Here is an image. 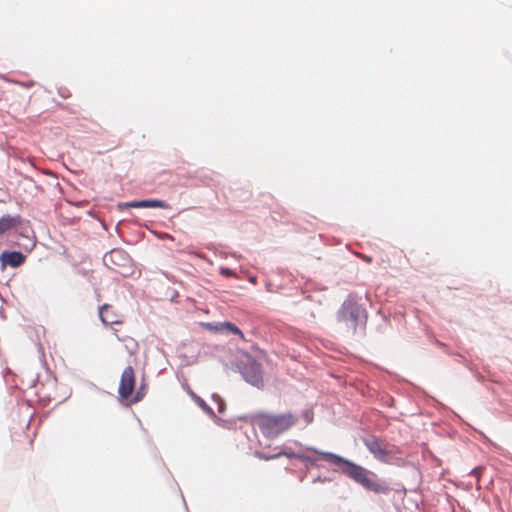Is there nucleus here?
<instances>
[{"mask_svg":"<svg viewBox=\"0 0 512 512\" xmlns=\"http://www.w3.org/2000/svg\"><path fill=\"white\" fill-rule=\"evenodd\" d=\"M312 450L321 455V457L326 461L335 465H342V472L356 483L363 486L366 490L373 491L378 494L387 493L389 491L387 486L376 480V475L374 473L364 467L331 452H320L316 449Z\"/></svg>","mask_w":512,"mask_h":512,"instance_id":"obj_1","label":"nucleus"},{"mask_svg":"<svg viewBox=\"0 0 512 512\" xmlns=\"http://www.w3.org/2000/svg\"><path fill=\"white\" fill-rule=\"evenodd\" d=\"M297 422V417L292 413L284 414H257L254 417V423L258 426L261 433L267 438H276L285 431L293 427Z\"/></svg>","mask_w":512,"mask_h":512,"instance_id":"obj_2","label":"nucleus"},{"mask_svg":"<svg viewBox=\"0 0 512 512\" xmlns=\"http://www.w3.org/2000/svg\"><path fill=\"white\" fill-rule=\"evenodd\" d=\"M362 441L370 453L378 461L388 463L391 460L393 451L390 449L389 444H387L385 441L374 435L364 437Z\"/></svg>","mask_w":512,"mask_h":512,"instance_id":"obj_3","label":"nucleus"},{"mask_svg":"<svg viewBox=\"0 0 512 512\" xmlns=\"http://www.w3.org/2000/svg\"><path fill=\"white\" fill-rule=\"evenodd\" d=\"M135 388V372L132 366H127L122 372L118 393L120 398L128 399Z\"/></svg>","mask_w":512,"mask_h":512,"instance_id":"obj_4","label":"nucleus"},{"mask_svg":"<svg viewBox=\"0 0 512 512\" xmlns=\"http://www.w3.org/2000/svg\"><path fill=\"white\" fill-rule=\"evenodd\" d=\"M243 376L253 385H258L262 382L261 365L256 362L249 363L243 368Z\"/></svg>","mask_w":512,"mask_h":512,"instance_id":"obj_5","label":"nucleus"},{"mask_svg":"<svg viewBox=\"0 0 512 512\" xmlns=\"http://www.w3.org/2000/svg\"><path fill=\"white\" fill-rule=\"evenodd\" d=\"M99 316L105 325L121 324V316L109 304H104L99 308Z\"/></svg>","mask_w":512,"mask_h":512,"instance_id":"obj_6","label":"nucleus"},{"mask_svg":"<svg viewBox=\"0 0 512 512\" xmlns=\"http://www.w3.org/2000/svg\"><path fill=\"white\" fill-rule=\"evenodd\" d=\"M360 315V308L354 303H345L343 305L341 316L344 321L351 322L353 328L355 329L358 323V318Z\"/></svg>","mask_w":512,"mask_h":512,"instance_id":"obj_7","label":"nucleus"},{"mask_svg":"<svg viewBox=\"0 0 512 512\" xmlns=\"http://www.w3.org/2000/svg\"><path fill=\"white\" fill-rule=\"evenodd\" d=\"M0 261L4 266L16 268L21 266L25 262V256L18 251H5L0 255Z\"/></svg>","mask_w":512,"mask_h":512,"instance_id":"obj_8","label":"nucleus"},{"mask_svg":"<svg viewBox=\"0 0 512 512\" xmlns=\"http://www.w3.org/2000/svg\"><path fill=\"white\" fill-rule=\"evenodd\" d=\"M205 327L210 331H217V332H222V333H232V334L238 335L242 340L245 339L242 331L235 324H233L231 322L218 323L217 325H213L211 323H206Z\"/></svg>","mask_w":512,"mask_h":512,"instance_id":"obj_9","label":"nucleus"},{"mask_svg":"<svg viewBox=\"0 0 512 512\" xmlns=\"http://www.w3.org/2000/svg\"><path fill=\"white\" fill-rule=\"evenodd\" d=\"M21 223H22V218L20 215H15V216H12L9 214L3 215L0 218V235H3L6 232L19 227L21 225Z\"/></svg>","mask_w":512,"mask_h":512,"instance_id":"obj_10","label":"nucleus"},{"mask_svg":"<svg viewBox=\"0 0 512 512\" xmlns=\"http://www.w3.org/2000/svg\"><path fill=\"white\" fill-rule=\"evenodd\" d=\"M103 260L105 265L112 269H116V267L120 265V262L127 260V256L122 250L113 249L109 253L105 254Z\"/></svg>","mask_w":512,"mask_h":512,"instance_id":"obj_11","label":"nucleus"},{"mask_svg":"<svg viewBox=\"0 0 512 512\" xmlns=\"http://www.w3.org/2000/svg\"><path fill=\"white\" fill-rule=\"evenodd\" d=\"M127 206L132 208H162V209H170V205L164 201L156 200V199H148L141 201H133L127 204Z\"/></svg>","mask_w":512,"mask_h":512,"instance_id":"obj_12","label":"nucleus"},{"mask_svg":"<svg viewBox=\"0 0 512 512\" xmlns=\"http://www.w3.org/2000/svg\"><path fill=\"white\" fill-rule=\"evenodd\" d=\"M282 455L288 457V458H298V459H302V456L300 455H297L293 452H279L275 455H271V456H266V455H260L259 458L261 459H264V460H272V459H275V458H278V457H281Z\"/></svg>","mask_w":512,"mask_h":512,"instance_id":"obj_13","label":"nucleus"},{"mask_svg":"<svg viewBox=\"0 0 512 512\" xmlns=\"http://www.w3.org/2000/svg\"><path fill=\"white\" fill-rule=\"evenodd\" d=\"M193 399L197 402V404L204 410H210L208 406L206 405L205 401L201 399L199 396H197L195 393L190 392Z\"/></svg>","mask_w":512,"mask_h":512,"instance_id":"obj_14","label":"nucleus"},{"mask_svg":"<svg viewBox=\"0 0 512 512\" xmlns=\"http://www.w3.org/2000/svg\"><path fill=\"white\" fill-rule=\"evenodd\" d=\"M483 470H484V468H483V467L478 466V467H476V468L472 469V471H471V473H470V474H471L473 477H475V478H476L477 482H479V481H480V478H481V475H482Z\"/></svg>","mask_w":512,"mask_h":512,"instance_id":"obj_15","label":"nucleus"},{"mask_svg":"<svg viewBox=\"0 0 512 512\" xmlns=\"http://www.w3.org/2000/svg\"><path fill=\"white\" fill-rule=\"evenodd\" d=\"M302 417L307 424L313 421V412L311 410H305L302 413Z\"/></svg>","mask_w":512,"mask_h":512,"instance_id":"obj_16","label":"nucleus"},{"mask_svg":"<svg viewBox=\"0 0 512 512\" xmlns=\"http://www.w3.org/2000/svg\"><path fill=\"white\" fill-rule=\"evenodd\" d=\"M143 396H144V393L141 390L137 391V393L135 394V396L132 399V402L137 403V402L141 401Z\"/></svg>","mask_w":512,"mask_h":512,"instance_id":"obj_17","label":"nucleus"},{"mask_svg":"<svg viewBox=\"0 0 512 512\" xmlns=\"http://www.w3.org/2000/svg\"><path fill=\"white\" fill-rule=\"evenodd\" d=\"M221 273L224 274V275H230L231 274V271L227 268H222L221 269Z\"/></svg>","mask_w":512,"mask_h":512,"instance_id":"obj_18","label":"nucleus"},{"mask_svg":"<svg viewBox=\"0 0 512 512\" xmlns=\"http://www.w3.org/2000/svg\"><path fill=\"white\" fill-rule=\"evenodd\" d=\"M360 257L367 262H371V258L368 256L360 255Z\"/></svg>","mask_w":512,"mask_h":512,"instance_id":"obj_19","label":"nucleus"},{"mask_svg":"<svg viewBox=\"0 0 512 512\" xmlns=\"http://www.w3.org/2000/svg\"><path fill=\"white\" fill-rule=\"evenodd\" d=\"M115 332H117L116 330H114ZM116 335V338H118L119 340H123L122 338L119 337V335L117 333H115Z\"/></svg>","mask_w":512,"mask_h":512,"instance_id":"obj_20","label":"nucleus"}]
</instances>
